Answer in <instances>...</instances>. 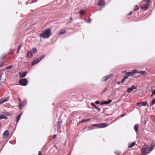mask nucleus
I'll return each instance as SVG.
<instances>
[{"label": "nucleus", "mask_w": 155, "mask_h": 155, "mask_svg": "<svg viewBox=\"0 0 155 155\" xmlns=\"http://www.w3.org/2000/svg\"><path fill=\"white\" fill-rule=\"evenodd\" d=\"M18 100H19V101L20 102H21V100L19 98V99H18Z\"/></svg>", "instance_id": "864d4df0"}, {"label": "nucleus", "mask_w": 155, "mask_h": 155, "mask_svg": "<svg viewBox=\"0 0 155 155\" xmlns=\"http://www.w3.org/2000/svg\"><path fill=\"white\" fill-rule=\"evenodd\" d=\"M44 56L45 55H42L38 57L37 58L33 60L31 64V65H34L35 64L38 63L41 60H42V59Z\"/></svg>", "instance_id": "f03ea898"}, {"label": "nucleus", "mask_w": 155, "mask_h": 155, "mask_svg": "<svg viewBox=\"0 0 155 155\" xmlns=\"http://www.w3.org/2000/svg\"><path fill=\"white\" fill-rule=\"evenodd\" d=\"M144 1L147 4H148L149 5V4L150 3V0H144Z\"/></svg>", "instance_id": "c756f323"}, {"label": "nucleus", "mask_w": 155, "mask_h": 155, "mask_svg": "<svg viewBox=\"0 0 155 155\" xmlns=\"http://www.w3.org/2000/svg\"><path fill=\"white\" fill-rule=\"evenodd\" d=\"M154 94H152L151 95V97H152Z\"/></svg>", "instance_id": "4d7b16f0"}, {"label": "nucleus", "mask_w": 155, "mask_h": 155, "mask_svg": "<svg viewBox=\"0 0 155 155\" xmlns=\"http://www.w3.org/2000/svg\"><path fill=\"white\" fill-rule=\"evenodd\" d=\"M95 103L96 104H99L100 103V102L99 101H95Z\"/></svg>", "instance_id": "58836bf2"}, {"label": "nucleus", "mask_w": 155, "mask_h": 155, "mask_svg": "<svg viewBox=\"0 0 155 155\" xmlns=\"http://www.w3.org/2000/svg\"><path fill=\"white\" fill-rule=\"evenodd\" d=\"M70 21H69V22H70V23H71V21L72 20H73V19H72V18L71 17L70 18Z\"/></svg>", "instance_id": "49530a36"}, {"label": "nucleus", "mask_w": 155, "mask_h": 155, "mask_svg": "<svg viewBox=\"0 0 155 155\" xmlns=\"http://www.w3.org/2000/svg\"><path fill=\"white\" fill-rule=\"evenodd\" d=\"M38 155H42L41 152V151L39 152Z\"/></svg>", "instance_id": "a18cd8bd"}, {"label": "nucleus", "mask_w": 155, "mask_h": 155, "mask_svg": "<svg viewBox=\"0 0 155 155\" xmlns=\"http://www.w3.org/2000/svg\"><path fill=\"white\" fill-rule=\"evenodd\" d=\"M113 74H111L108 75L106 76L103 78L102 79V81H107V80L109 79L110 78L113 77Z\"/></svg>", "instance_id": "6e6552de"}, {"label": "nucleus", "mask_w": 155, "mask_h": 155, "mask_svg": "<svg viewBox=\"0 0 155 155\" xmlns=\"http://www.w3.org/2000/svg\"><path fill=\"white\" fill-rule=\"evenodd\" d=\"M6 56V54H5L4 55V56L3 57V58L2 59H3Z\"/></svg>", "instance_id": "3c124183"}, {"label": "nucleus", "mask_w": 155, "mask_h": 155, "mask_svg": "<svg viewBox=\"0 0 155 155\" xmlns=\"http://www.w3.org/2000/svg\"><path fill=\"white\" fill-rule=\"evenodd\" d=\"M125 114H123L121 115L120 117H123L125 115Z\"/></svg>", "instance_id": "c03bdc74"}, {"label": "nucleus", "mask_w": 155, "mask_h": 155, "mask_svg": "<svg viewBox=\"0 0 155 155\" xmlns=\"http://www.w3.org/2000/svg\"><path fill=\"white\" fill-rule=\"evenodd\" d=\"M125 80L123 78L122 80H121V83H123V82H124V81H125Z\"/></svg>", "instance_id": "79ce46f5"}, {"label": "nucleus", "mask_w": 155, "mask_h": 155, "mask_svg": "<svg viewBox=\"0 0 155 155\" xmlns=\"http://www.w3.org/2000/svg\"><path fill=\"white\" fill-rule=\"evenodd\" d=\"M139 125L138 124H135L134 127V129L135 131L137 132Z\"/></svg>", "instance_id": "aec40b11"}, {"label": "nucleus", "mask_w": 155, "mask_h": 155, "mask_svg": "<svg viewBox=\"0 0 155 155\" xmlns=\"http://www.w3.org/2000/svg\"><path fill=\"white\" fill-rule=\"evenodd\" d=\"M132 13V12H130L129 14L128 15H131Z\"/></svg>", "instance_id": "603ef678"}, {"label": "nucleus", "mask_w": 155, "mask_h": 155, "mask_svg": "<svg viewBox=\"0 0 155 155\" xmlns=\"http://www.w3.org/2000/svg\"><path fill=\"white\" fill-rule=\"evenodd\" d=\"M147 104V103L145 101V102H140L137 103V105L138 107H141L142 106H146Z\"/></svg>", "instance_id": "39448f33"}, {"label": "nucleus", "mask_w": 155, "mask_h": 155, "mask_svg": "<svg viewBox=\"0 0 155 155\" xmlns=\"http://www.w3.org/2000/svg\"><path fill=\"white\" fill-rule=\"evenodd\" d=\"M154 104H155V98L152 100L150 104V106H152Z\"/></svg>", "instance_id": "bb28decb"}, {"label": "nucleus", "mask_w": 155, "mask_h": 155, "mask_svg": "<svg viewBox=\"0 0 155 155\" xmlns=\"http://www.w3.org/2000/svg\"><path fill=\"white\" fill-rule=\"evenodd\" d=\"M9 99V97H8L4 99H1L0 100V104H2L4 102L8 101Z\"/></svg>", "instance_id": "9b49d317"}, {"label": "nucleus", "mask_w": 155, "mask_h": 155, "mask_svg": "<svg viewBox=\"0 0 155 155\" xmlns=\"http://www.w3.org/2000/svg\"><path fill=\"white\" fill-rule=\"evenodd\" d=\"M22 113H20V114H19L17 116V120H16V122H17V123H18V122L19 121L20 119V118H21V116H22Z\"/></svg>", "instance_id": "f3484780"}, {"label": "nucleus", "mask_w": 155, "mask_h": 155, "mask_svg": "<svg viewBox=\"0 0 155 155\" xmlns=\"http://www.w3.org/2000/svg\"><path fill=\"white\" fill-rule=\"evenodd\" d=\"M66 32V30L65 29H62L61 31L58 33V35H61L64 33Z\"/></svg>", "instance_id": "5701e85b"}, {"label": "nucleus", "mask_w": 155, "mask_h": 155, "mask_svg": "<svg viewBox=\"0 0 155 155\" xmlns=\"http://www.w3.org/2000/svg\"><path fill=\"white\" fill-rule=\"evenodd\" d=\"M120 83H121V82H118L117 83V84H119Z\"/></svg>", "instance_id": "13d9d810"}, {"label": "nucleus", "mask_w": 155, "mask_h": 155, "mask_svg": "<svg viewBox=\"0 0 155 155\" xmlns=\"http://www.w3.org/2000/svg\"><path fill=\"white\" fill-rule=\"evenodd\" d=\"M9 132L8 130H6L3 133V136L7 137L8 135Z\"/></svg>", "instance_id": "6ab92c4d"}, {"label": "nucleus", "mask_w": 155, "mask_h": 155, "mask_svg": "<svg viewBox=\"0 0 155 155\" xmlns=\"http://www.w3.org/2000/svg\"><path fill=\"white\" fill-rule=\"evenodd\" d=\"M28 83L27 79L26 78H23L20 80L19 83L22 86H26Z\"/></svg>", "instance_id": "7ed1b4c3"}, {"label": "nucleus", "mask_w": 155, "mask_h": 155, "mask_svg": "<svg viewBox=\"0 0 155 155\" xmlns=\"http://www.w3.org/2000/svg\"><path fill=\"white\" fill-rule=\"evenodd\" d=\"M91 120V119L90 118H89V119H87V121H90Z\"/></svg>", "instance_id": "8fccbe9b"}, {"label": "nucleus", "mask_w": 155, "mask_h": 155, "mask_svg": "<svg viewBox=\"0 0 155 155\" xmlns=\"http://www.w3.org/2000/svg\"><path fill=\"white\" fill-rule=\"evenodd\" d=\"M51 31L50 29L49 28L46 29L44 30L42 33L39 35L41 38H48L50 35Z\"/></svg>", "instance_id": "f257e3e1"}, {"label": "nucleus", "mask_w": 155, "mask_h": 155, "mask_svg": "<svg viewBox=\"0 0 155 155\" xmlns=\"http://www.w3.org/2000/svg\"><path fill=\"white\" fill-rule=\"evenodd\" d=\"M135 144V142H133L130 144H129L128 145V147L129 148H131L133 147Z\"/></svg>", "instance_id": "412c9836"}, {"label": "nucleus", "mask_w": 155, "mask_h": 155, "mask_svg": "<svg viewBox=\"0 0 155 155\" xmlns=\"http://www.w3.org/2000/svg\"><path fill=\"white\" fill-rule=\"evenodd\" d=\"M91 104L92 106L94 107L98 111H100V108H98L94 103H91Z\"/></svg>", "instance_id": "4be33fe9"}, {"label": "nucleus", "mask_w": 155, "mask_h": 155, "mask_svg": "<svg viewBox=\"0 0 155 155\" xmlns=\"http://www.w3.org/2000/svg\"><path fill=\"white\" fill-rule=\"evenodd\" d=\"M91 19L89 18L88 20L87 21V22H88V23H90L91 22Z\"/></svg>", "instance_id": "4c0bfd02"}, {"label": "nucleus", "mask_w": 155, "mask_h": 155, "mask_svg": "<svg viewBox=\"0 0 155 155\" xmlns=\"http://www.w3.org/2000/svg\"><path fill=\"white\" fill-rule=\"evenodd\" d=\"M20 50L19 49H18V50H17V54H18L19 53V51H20Z\"/></svg>", "instance_id": "de8ad7c7"}, {"label": "nucleus", "mask_w": 155, "mask_h": 155, "mask_svg": "<svg viewBox=\"0 0 155 155\" xmlns=\"http://www.w3.org/2000/svg\"><path fill=\"white\" fill-rule=\"evenodd\" d=\"M1 76H0V85H2V81L1 79Z\"/></svg>", "instance_id": "37998d69"}, {"label": "nucleus", "mask_w": 155, "mask_h": 155, "mask_svg": "<svg viewBox=\"0 0 155 155\" xmlns=\"http://www.w3.org/2000/svg\"><path fill=\"white\" fill-rule=\"evenodd\" d=\"M155 147V142L154 141H152L151 143L150 147L149 148V151L151 152Z\"/></svg>", "instance_id": "0eeeda50"}, {"label": "nucleus", "mask_w": 155, "mask_h": 155, "mask_svg": "<svg viewBox=\"0 0 155 155\" xmlns=\"http://www.w3.org/2000/svg\"><path fill=\"white\" fill-rule=\"evenodd\" d=\"M99 128H102L104 127H106L108 126V124H106L103 123V124H99Z\"/></svg>", "instance_id": "2eb2a0df"}, {"label": "nucleus", "mask_w": 155, "mask_h": 155, "mask_svg": "<svg viewBox=\"0 0 155 155\" xmlns=\"http://www.w3.org/2000/svg\"><path fill=\"white\" fill-rule=\"evenodd\" d=\"M107 101V104H109L111 102L112 100H109L108 101Z\"/></svg>", "instance_id": "473e14b6"}, {"label": "nucleus", "mask_w": 155, "mask_h": 155, "mask_svg": "<svg viewBox=\"0 0 155 155\" xmlns=\"http://www.w3.org/2000/svg\"><path fill=\"white\" fill-rule=\"evenodd\" d=\"M19 75L21 78H23L25 77L26 75V72H19Z\"/></svg>", "instance_id": "ddd939ff"}, {"label": "nucleus", "mask_w": 155, "mask_h": 155, "mask_svg": "<svg viewBox=\"0 0 155 155\" xmlns=\"http://www.w3.org/2000/svg\"><path fill=\"white\" fill-rule=\"evenodd\" d=\"M12 66H8V67H7L6 68V69H11L12 68Z\"/></svg>", "instance_id": "c9c22d12"}, {"label": "nucleus", "mask_w": 155, "mask_h": 155, "mask_svg": "<svg viewBox=\"0 0 155 155\" xmlns=\"http://www.w3.org/2000/svg\"><path fill=\"white\" fill-rule=\"evenodd\" d=\"M145 155V154H144V153H142V154H140V155Z\"/></svg>", "instance_id": "6e6d98bb"}, {"label": "nucleus", "mask_w": 155, "mask_h": 155, "mask_svg": "<svg viewBox=\"0 0 155 155\" xmlns=\"http://www.w3.org/2000/svg\"><path fill=\"white\" fill-rule=\"evenodd\" d=\"M56 137V135L54 134L53 135V138H54Z\"/></svg>", "instance_id": "09e8293b"}, {"label": "nucleus", "mask_w": 155, "mask_h": 155, "mask_svg": "<svg viewBox=\"0 0 155 155\" xmlns=\"http://www.w3.org/2000/svg\"><path fill=\"white\" fill-rule=\"evenodd\" d=\"M68 154H69V155H71V152H69V153H68Z\"/></svg>", "instance_id": "5fc2aeb1"}, {"label": "nucleus", "mask_w": 155, "mask_h": 155, "mask_svg": "<svg viewBox=\"0 0 155 155\" xmlns=\"http://www.w3.org/2000/svg\"><path fill=\"white\" fill-rule=\"evenodd\" d=\"M138 73L137 70L136 69H134L132 70L130 72H127L126 74H127L129 77L132 76L133 75H135L136 73Z\"/></svg>", "instance_id": "20e7f679"}, {"label": "nucleus", "mask_w": 155, "mask_h": 155, "mask_svg": "<svg viewBox=\"0 0 155 155\" xmlns=\"http://www.w3.org/2000/svg\"><path fill=\"white\" fill-rule=\"evenodd\" d=\"M27 103V101L24 100L23 101L22 103H21L19 104V108L21 109V108L24 107Z\"/></svg>", "instance_id": "4468645a"}, {"label": "nucleus", "mask_w": 155, "mask_h": 155, "mask_svg": "<svg viewBox=\"0 0 155 155\" xmlns=\"http://www.w3.org/2000/svg\"><path fill=\"white\" fill-rule=\"evenodd\" d=\"M22 44H20L18 46V49L20 50L21 47H22Z\"/></svg>", "instance_id": "72a5a7b5"}, {"label": "nucleus", "mask_w": 155, "mask_h": 155, "mask_svg": "<svg viewBox=\"0 0 155 155\" xmlns=\"http://www.w3.org/2000/svg\"><path fill=\"white\" fill-rule=\"evenodd\" d=\"M107 104V101H104L103 102H101V105H103V104Z\"/></svg>", "instance_id": "c85d7f7f"}, {"label": "nucleus", "mask_w": 155, "mask_h": 155, "mask_svg": "<svg viewBox=\"0 0 155 155\" xmlns=\"http://www.w3.org/2000/svg\"><path fill=\"white\" fill-rule=\"evenodd\" d=\"M33 55V54L31 50H30L27 52V57L28 58H30Z\"/></svg>", "instance_id": "f8f14e48"}, {"label": "nucleus", "mask_w": 155, "mask_h": 155, "mask_svg": "<svg viewBox=\"0 0 155 155\" xmlns=\"http://www.w3.org/2000/svg\"><path fill=\"white\" fill-rule=\"evenodd\" d=\"M139 9V7L137 5H135L134 7V10L137 11Z\"/></svg>", "instance_id": "cd10ccee"}, {"label": "nucleus", "mask_w": 155, "mask_h": 155, "mask_svg": "<svg viewBox=\"0 0 155 155\" xmlns=\"http://www.w3.org/2000/svg\"><path fill=\"white\" fill-rule=\"evenodd\" d=\"M129 76H128V75H127V76H125L124 77V78L125 79V80H126V79H127L128 78Z\"/></svg>", "instance_id": "ea45409f"}, {"label": "nucleus", "mask_w": 155, "mask_h": 155, "mask_svg": "<svg viewBox=\"0 0 155 155\" xmlns=\"http://www.w3.org/2000/svg\"><path fill=\"white\" fill-rule=\"evenodd\" d=\"M4 64V62L2 61L0 63V68Z\"/></svg>", "instance_id": "2f4dec72"}, {"label": "nucleus", "mask_w": 155, "mask_h": 155, "mask_svg": "<svg viewBox=\"0 0 155 155\" xmlns=\"http://www.w3.org/2000/svg\"><path fill=\"white\" fill-rule=\"evenodd\" d=\"M115 153L117 155H118L120 154V152H119V151H118L117 152H115Z\"/></svg>", "instance_id": "e433bc0d"}, {"label": "nucleus", "mask_w": 155, "mask_h": 155, "mask_svg": "<svg viewBox=\"0 0 155 155\" xmlns=\"http://www.w3.org/2000/svg\"><path fill=\"white\" fill-rule=\"evenodd\" d=\"M149 6V4H146L145 5V6H141L140 7L142 9H143V10H144L146 11L148 9Z\"/></svg>", "instance_id": "dca6fc26"}, {"label": "nucleus", "mask_w": 155, "mask_h": 155, "mask_svg": "<svg viewBox=\"0 0 155 155\" xmlns=\"http://www.w3.org/2000/svg\"><path fill=\"white\" fill-rule=\"evenodd\" d=\"M152 93L154 95H155V89H154L152 91Z\"/></svg>", "instance_id": "a19ab883"}, {"label": "nucleus", "mask_w": 155, "mask_h": 155, "mask_svg": "<svg viewBox=\"0 0 155 155\" xmlns=\"http://www.w3.org/2000/svg\"><path fill=\"white\" fill-rule=\"evenodd\" d=\"M87 121V119H85V120H81V122L84 123V122H86Z\"/></svg>", "instance_id": "f704fd0d"}, {"label": "nucleus", "mask_w": 155, "mask_h": 155, "mask_svg": "<svg viewBox=\"0 0 155 155\" xmlns=\"http://www.w3.org/2000/svg\"><path fill=\"white\" fill-rule=\"evenodd\" d=\"M84 11L83 10H81L79 11V13L81 15L84 14Z\"/></svg>", "instance_id": "393cba45"}, {"label": "nucleus", "mask_w": 155, "mask_h": 155, "mask_svg": "<svg viewBox=\"0 0 155 155\" xmlns=\"http://www.w3.org/2000/svg\"><path fill=\"white\" fill-rule=\"evenodd\" d=\"M7 117L4 115H1L0 116V120L2 119H7Z\"/></svg>", "instance_id": "b1692460"}, {"label": "nucleus", "mask_w": 155, "mask_h": 155, "mask_svg": "<svg viewBox=\"0 0 155 155\" xmlns=\"http://www.w3.org/2000/svg\"><path fill=\"white\" fill-rule=\"evenodd\" d=\"M105 4V2L104 0H99L97 3V5L98 6H103Z\"/></svg>", "instance_id": "9d476101"}, {"label": "nucleus", "mask_w": 155, "mask_h": 155, "mask_svg": "<svg viewBox=\"0 0 155 155\" xmlns=\"http://www.w3.org/2000/svg\"><path fill=\"white\" fill-rule=\"evenodd\" d=\"M136 87L132 86L128 88L127 90V92L128 93H130L134 89H136Z\"/></svg>", "instance_id": "1a4fd4ad"}, {"label": "nucleus", "mask_w": 155, "mask_h": 155, "mask_svg": "<svg viewBox=\"0 0 155 155\" xmlns=\"http://www.w3.org/2000/svg\"><path fill=\"white\" fill-rule=\"evenodd\" d=\"M147 150V147L144 145L141 149V151L142 153L146 154Z\"/></svg>", "instance_id": "423d86ee"}, {"label": "nucleus", "mask_w": 155, "mask_h": 155, "mask_svg": "<svg viewBox=\"0 0 155 155\" xmlns=\"http://www.w3.org/2000/svg\"><path fill=\"white\" fill-rule=\"evenodd\" d=\"M99 124H94L93 125V126L94 127H99Z\"/></svg>", "instance_id": "7c9ffc66"}, {"label": "nucleus", "mask_w": 155, "mask_h": 155, "mask_svg": "<svg viewBox=\"0 0 155 155\" xmlns=\"http://www.w3.org/2000/svg\"><path fill=\"white\" fill-rule=\"evenodd\" d=\"M32 53H35L37 51V50L36 48H32L31 50Z\"/></svg>", "instance_id": "a878e982"}, {"label": "nucleus", "mask_w": 155, "mask_h": 155, "mask_svg": "<svg viewBox=\"0 0 155 155\" xmlns=\"http://www.w3.org/2000/svg\"><path fill=\"white\" fill-rule=\"evenodd\" d=\"M138 73H140L142 75L144 76H147L148 75V74L146 71H141L139 72H138Z\"/></svg>", "instance_id": "a211bd4d"}]
</instances>
